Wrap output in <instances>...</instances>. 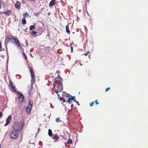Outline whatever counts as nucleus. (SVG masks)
<instances>
[{"label":"nucleus","instance_id":"1","mask_svg":"<svg viewBox=\"0 0 148 148\" xmlns=\"http://www.w3.org/2000/svg\"><path fill=\"white\" fill-rule=\"evenodd\" d=\"M24 124V121H21V122H15L14 123L13 127L14 130L19 132L21 131Z\"/></svg>","mask_w":148,"mask_h":148},{"label":"nucleus","instance_id":"2","mask_svg":"<svg viewBox=\"0 0 148 148\" xmlns=\"http://www.w3.org/2000/svg\"><path fill=\"white\" fill-rule=\"evenodd\" d=\"M18 131L13 129L10 133V136L13 139H16L18 137Z\"/></svg>","mask_w":148,"mask_h":148},{"label":"nucleus","instance_id":"3","mask_svg":"<svg viewBox=\"0 0 148 148\" xmlns=\"http://www.w3.org/2000/svg\"><path fill=\"white\" fill-rule=\"evenodd\" d=\"M33 101L32 100H30L29 101V104L26 108V112L28 114H29L31 113V110L33 106Z\"/></svg>","mask_w":148,"mask_h":148},{"label":"nucleus","instance_id":"4","mask_svg":"<svg viewBox=\"0 0 148 148\" xmlns=\"http://www.w3.org/2000/svg\"><path fill=\"white\" fill-rule=\"evenodd\" d=\"M10 42L12 43H14L15 45L18 47H20V42L16 38H12L10 40Z\"/></svg>","mask_w":148,"mask_h":148},{"label":"nucleus","instance_id":"5","mask_svg":"<svg viewBox=\"0 0 148 148\" xmlns=\"http://www.w3.org/2000/svg\"><path fill=\"white\" fill-rule=\"evenodd\" d=\"M52 138L54 140V142H58L60 137L57 134H55L53 135Z\"/></svg>","mask_w":148,"mask_h":148},{"label":"nucleus","instance_id":"6","mask_svg":"<svg viewBox=\"0 0 148 148\" xmlns=\"http://www.w3.org/2000/svg\"><path fill=\"white\" fill-rule=\"evenodd\" d=\"M9 85L11 88L12 90L14 92H15L16 91V89L15 87V86L13 85V82L10 80L9 81Z\"/></svg>","mask_w":148,"mask_h":148},{"label":"nucleus","instance_id":"7","mask_svg":"<svg viewBox=\"0 0 148 148\" xmlns=\"http://www.w3.org/2000/svg\"><path fill=\"white\" fill-rule=\"evenodd\" d=\"M12 118V116L10 115L8 116L6 120V123L5 125V126L8 125L10 123L11 121Z\"/></svg>","mask_w":148,"mask_h":148},{"label":"nucleus","instance_id":"8","mask_svg":"<svg viewBox=\"0 0 148 148\" xmlns=\"http://www.w3.org/2000/svg\"><path fill=\"white\" fill-rule=\"evenodd\" d=\"M18 98L19 102L21 103L23 102L24 100V96L21 93H20Z\"/></svg>","mask_w":148,"mask_h":148},{"label":"nucleus","instance_id":"9","mask_svg":"<svg viewBox=\"0 0 148 148\" xmlns=\"http://www.w3.org/2000/svg\"><path fill=\"white\" fill-rule=\"evenodd\" d=\"M57 79H58L59 81L60 82H61V81H62V78L61 77L60 75H58L57 76V78L56 77L54 79V82L55 83H57L58 82V80H57Z\"/></svg>","mask_w":148,"mask_h":148},{"label":"nucleus","instance_id":"10","mask_svg":"<svg viewBox=\"0 0 148 148\" xmlns=\"http://www.w3.org/2000/svg\"><path fill=\"white\" fill-rule=\"evenodd\" d=\"M62 96L64 97L69 98L71 97V95L69 94L66 93L65 92H63L62 93Z\"/></svg>","mask_w":148,"mask_h":148},{"label":"nucleus","instance_id":"11","mask_svg":"<svg viewBox=\"0 0 148 148\" xmlns=\"http://www.w3.org/2000/svg\"><path fill=\"white\" fill-rule=\"evenodd\" d=\"M20 3L18 1H16V3L14 5L15 7L18 9V8H19L21 6Z\"/></svg>","mask_w":148,"mask_h":148},{"label":"nucleus","instance_id":"12","mask_svg":"<svg viewBox=\"0 0 148 148\" xmlns=\"http://www.w3.org/2000/svg\"><path fill=\"white\" fill-rule=\"evenodd\" d=\"M55 1L56 0H52L50 1L49 4V6L51 7L53 5L55 4Z\"/></svg>","mask_w":148,"mask_h":148},{"label":"nucleus","instance_id":"13","mask_svg":"<svg viewBox=\"0 0 148 148\" xmlns=\"http://www.w3.org/2000/svg\"><path fill=\"white\" fill-rule=\"evenodd\" d=\"M4 14H6L7 16H9L11 14V10H9L7 12H4L3 13Z\"/></svg>","mask_w":148,"mask_h":148},{"label":"nucleus","instance_id":"14","mask_svg":"<svg viewBox=\"0 0 148 148\" xmlns=\"http://www.w3.org/2000/svg\"><path fill=\"white\" fill-rule=\"evenodd\" d=\"M66 31L67 33L68 34H69L70 32V31L69 29V26L68 24L66 26Z\"/></svg>","mask_w":148,"mask_h":148},{"label":"nucleus","instance_id":"15","mask_svg":"<svg viewBox=\"0 0 148 148\" xmlns=\"http://www.w3.org/2000/svg\"><path fill=\"white\" fill-rule=\"evenodd\" d=\"M29 68L30 69V72L31 73V76L32 77V76H34V72L33 70H32V69H31L30 67H29Z\"/></svg>","mask_w":148,"mask_h":148},{"label":"nucleus","instance_id":"16","mask_svg":"<svg viewBox=\"0 0 148 148\" xmlns=\"http://www.w3.org/2000/svg\"><path fill=\"white\" fill-rule=\"evenodd\" d=\"M48 134L49 136H52L53 135V133L51 129H49L48 130Z\"/></svg>","mask_w":148,"mask_h":148},{"label":"nucleus","instance_id":"17","mask_svg":"<svg viewBox=\"0 0 148 148\" xmlns=\"http://www.w3.org/2000/svg\"><path fill=\"white\" fill-rule=\"evenodd\" d=\"M71 100L73 101H75V96H72L71 95V97H69V98Z\"/></svg>","mask_w":148,"mask_h":148},{"label":"nucleus","instance_id":"18","mask_svg":"<svg viewBox=\"0 0 148 148\" xmlns=\"http://www.w3.org/2000/svg\"><path fill=\"white\" fill-rule=\"evenodd\" d=\"M63 90V88L62 87H61V89L60 90H59V89H58V90H56V92L57 94V95L58 96H59V95L58 94V93L59 92H60L61 91Z\"/></svg>","mask_w":148,"mask_h":148},{"label":"nucleus","instance_id":"19","mask_svg":"<svg viewBox=\"0 0 148 148\" xmlns=\"http://www.w3.org/2000/svg\"><path fill=\"white\" fill-rule=\"evenodd\" d=\"M22 23L24 25L26 23L25 18V17H23L22 18Z\"/></svg>","mask_w":148,"mask_h":148},{"label":"nucleus","instance_id":"20","mask_svg":"<svg viewBox=\"0 0 148 148\" xmlns=\"http://www.w3.org/2000/svg\"><path fill=\"white\" fill-rule=\"evenodd\" d=\"M67 143L68 144H71L72 143V140L69 138L67 141Z\"/></svg>","mask_w":148,"mask_h":148},{"label":"nucleus","instance_id":"21","mask_svg":"<svg viewBox=\"0 0 148 148\" xmlns=\"http://www.w3.org/2000/svg\"><path fill=\"white\" fill-rule=\"evenodd\" d=\"M37 33V32L34 31H32L31 33V34L33 36L36 35Z\"/></svg>","mask_w":148,"mask_h":148},{"label":"nucleus","instance_id":"22","mask_svg":"<svg viewBox=\"0 0 148 148\" xmlns=\"http://www.w3.org/2000/svg\"><path fill=\"white\" fill-rule=\"evenodd\" d=\"M12 38L11 36L10 35H7L6 37V38L9 40Z\"/></svg>","mask_w":148,"mask_h":148},{"label":"nucleus","instance_id":"23","mask_svg":"<svg viewBox=\"0 0 148 148\" xmlns=\"http://www.w3.org/2000/svg\"><path fill=\"white\" fill-rule=\"evenodd\" d=\"M22 53H23V54L24 58L25 60L26 61H27V56H26V55H25V53L24 52H23Z\"/></svg>","mask_w":148,"mask_h":148},{"label":"nucleus","instance_id":"24","mask_svg":"<svg viewBox=\"0 0 148 148\" xmlns=\"http://www.w3.org/2000/svg\"><path fill=\"white\" fill-rule=\"evenodd\" d=\"M29 16V15L28 13H26L23 14V17L27 18Z\"/></svg>","mask_w":148,"mask_h":148},{"label":"nucleus","instance_id":"25","mask_svg":"<svg viewBox=\"0 0 148 148\" xmlns=\"http://www.w3.org/2000/svg\"><path fill=\"white\" fill-rule=\"evenodd\" d=\"M35 29V26L33 25H32L30 26L29 27V29L30 30H33V29Z\"/></svg>","mask_w":148,"mask_h":148},{"label":"nucleus","instance_id":"26","mask_svg":"<svg viewBox=\"0 0 148 148\" xmlns=\"http://www.w3.org/2000/svg\"><path fill=\"white\" fill-rule=\"evenodd\" d=\"M66 102H67L70 104H71L72 103V102L69 98H68V100L66 101Z\"/></svg>","mask_w":148,"mask_h":148},{"label":"nucleus","instance_id":"27","mask_svg":"<svg viewBox=\"0 0 148 148\" xmlns=\"http://www.w3.org/2000/svg\"><path fill=\"white\" fill-rule=\"evenodd\" d=\"M62 139H63L64 140H66L68 138L65 135H63L62 137Z\"/></svg>","mask_w":148,"mask_h":148},{"label":"nucleus","instance_id":"28","mask_svg":"<svg viewBox=\"0 0 148 148\" xmlns=\"http://www.w3.org/2000/svg\"><path fill=\"white\" fill-rule=\"evenodd\" d=\"M56 122H59L61 121H60V119L59 117H58L57 118H56Z\"/></svg>","mask_w":148,"mask_h":148},{"label":"nucleus","instance_id":"29","mask_svg":"<svg viewBox=\"0 0 148 148\" xmlns=\"http://www.w3.org/2000/svg\"><path fill=\"white\" fill-rule=\"evenodd\" d=\"M32 77V80L33 82H34L35 80V76H31Z\"/></svg>","mask_w":148,"mask_h":148},{"label":"nucleus","instance_id":"30","mask_svg":"<svg viewBox=\"0 0 148 148\" xmlns=\"http://www.w3.org/2000/svg\"><path fill=\"white\" fill-rule=\"evenodd\" d=\"M95 103V102L94 101H92L91 103H90V106H93Z\"/></svg>","mask_w":148,"mask_h":148},{"label":"nucleus","instance_id":"31","mask_svg":"<svg viewBox=\"0 0 148 148\" xmlns=\"http://www.w3.org/2000/svg\"><path fill=\"white\" fill-rule=\"evenodd\" d=\"M2 51V50L1 46V41L0 42V51Z\"/></svg>","mask_w":148,"mask_h":148},{"label":"nucleus","instance_id":"32","mask_svg":"<svg viewBox=\"0 0 148 148\" xmlns=\"http://www.w3.org/2000/svg\"><path fill=\"white\" fill-rule=\"evenodd\" d=\"M90 52L89 51H87L86 53H84L83 55H84L85 56H87L90 53Z\"/></svg>","mask_w":148,"mask_h":148},{"label":"nucleus","instance_id":"33","mask_svg":"<svg viewBox=\"0 0 148 148\" xmlns=\"http://www.w3.org/2000/svg\"><path fill=\"white\" fill-rule=\"evenodd\" d=\"M110 89V87H108L107 88H106V90H105V92H106L107 91L109 90Z\"/></svg>","mask_w":148,"mask_h":148},{"label":"nucleus","instance_id":"34","mask_svg":"<svg viewBox=\"0 0 148 148\" xmlns=\"http://www.w3.org/2000/svg\"><path fill=\"white\" fill-rule=\"evenodd\" d=\"M98 99H96L95 100V104L96 105H97L98 104H99V102H97V101H98Z\"/></svg>","mask_w":148,"mask_h":148},{"label":"nucleus","instance_id":"35","mask_svg":"<svg viewBox=\"0 0 148 148\" xmlns=\"http://www.w3.org/2000/svg\"><path fill=\"white\" fill-rule=\"evenodd\" d=\"M74 101L75 102H76L77 104V105H79V102L75 100V101Z\"/></svg>","mask_w":148,"mask_h":148},{"label":"nucleus","instance_id":"36","mask_svg":"<svg viewBox=\"0 0 148 148\" xmlns=\"http://www.w3.org/2000/svg\"><path fill=\"white\" fill-rule=\"evenodd\" d=\"M3 115H2V113L0 112V118H1L2 117Z\"/></svg>","mask_w":148,"mask_h":148},{"label":"nucleus","instance_id":"37","mask_svg":"<svg viewBox=\"0 0 148 148\" xmlns=\"http://www.w3.org/2000/svg\"><path fill=\"white\" fill-rule=\"evenodd\" d=\"M71 52H73V47H71Z\"/></svg>","mask_w":148,"mask_h":148},{"label":"nucleus","instance_id":"38","mask_svg":"<svg viewBox=\"0 0 148 148\" xmlns=\"http://www.w3.org/2000/svg\"><path fill=\"white\" fill-rule=\"evenodd\" d=\"M56 73H60V71H56Z\"/></svg>","mask_w":148,"mask_h":148},{"label":"nucleus","instance_id":"39","mask_svg":"<svg viewBox=\"0 0 148 148\" xmlns=\"http://www.w3.org/2000/svg\"><path fill=\"white\" fill-rule=\"evenodd\" d=\"M73 104H72V105H71V107H73Z\"/></svg>","mask_w":148,"mask_h":148},{"label":"nucleus","instance_id":"40","mask_svg":"<svg viewBox=\"0 0 148 148\" xmlns=\"http://www.w3.org/2000/svg\"><path fill=\"white\" fill-rule=\"evenodd\" d=\"M63 102H65V101L64 100H63Z\"/></svg>","mask_w":148,"mask_h":148},{"label":"nucleus","instance_id":"41","mask_svg":"<svg viewBox=\"0 0 148 148\" xmlns=\"http://www.w3.org/2000/svg\"><path fill=\"white\" fill-rule=\"evenodd\" d=\"M3 50H4V51L5 50V49H3Z\"/></svg>","mask_w":148,"mask_h":148}]
</instances>
